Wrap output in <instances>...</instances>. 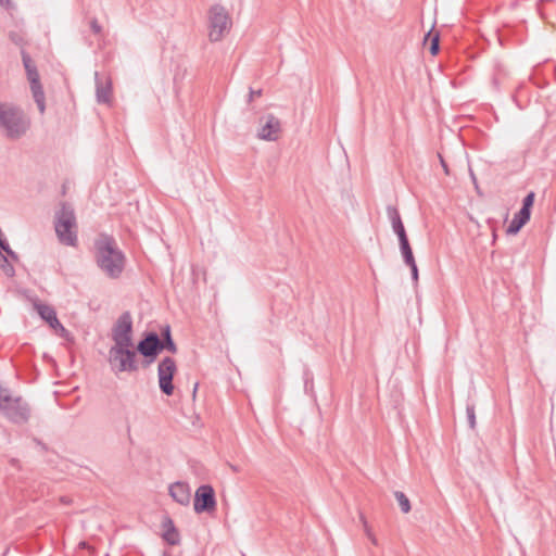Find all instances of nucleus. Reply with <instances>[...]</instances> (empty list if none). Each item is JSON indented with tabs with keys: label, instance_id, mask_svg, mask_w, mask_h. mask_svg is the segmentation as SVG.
Wrapping results in <instances>:
<instances>
[{
	"label": "nucleus",
	"instance_id": "nucleus-9",
	"mask_svg": "<svg viewBox=\"0 0 556 556\" xmlns=\"http://www.w3.org/2000/svg\"><path fill=\"white\" fill-rule=\"evenodd\" d=\"M136 352L144 357L146 366L152 364L162 352L160 336L154 331L146 332L138 342Z\"/></svg>",
	"mask_w": 556,
	"mask_h": 556
},
{
	"label": "nucleus",
	"instance_id": "nucleus-15",
	"mask_svg": "<svg viewBox=\"0 0 556 556\" xmlns=\"http://www.w3.org/2000/svg\"><path fill=\"white\" fill-rule=\"evenodd\" d=\"M386 211L391 223L392 230L397 236L399 241L408 239L399 210L393 205H388Z\"/></svg>",
	"mask_w": 556,
	"mask_h": 556
},
{
	"label": "nucleus",
	"instance_id": "nucleus-39",
	"mask_svg": "<svg viewBox=\"0 0 556 556\" xmlns=\"http://www.w3.org/2000/svg\"><path fill=\"white\" fill-rule=\"evenodd\" d=\"M163 556H170V555H169V554H167V553H164V554H163Z\"/></svg>",
	"mask_w": 556,
	"mask_h": 556
},
{
	"label": "nucleus",
	"instance_id": "nucleus-6",
	"mask_svg": "<svg viewBox=\"0 0 556 556\" xmlns=\"http://www.w3.org/2000/svg\"><path fill=\"white\" fill-rule=\"evenodd\" d=\"M0 412L9 421L16 425L26 424L30 419V407L21 395H11L0 407Z\"/></svg>",
	"mask_w": 556,
	"mask_h": 556
},
{
	"label": "nucleus",
	"instance_id": "nucleus-29",
	"mask_svg": "<svg viewBox=\"0 0 556 556\" xmlns=\"http://www.w3.org/2000/svg\"><path fill=\"white\" fill-rule=\"evenodd\" d=\"M261 94H262V89L254 90V89L250 88L248 102L249 103L252 102L254 97H260Z\"/></svg>",
	"mask_w": 556,
	"mask_h": 556
},
{
	"label": "nucleus",
	"instance_id": "nucleus-1",
	"mask_svg": "<svg viewBox=\"0 0 556 556\" xmlns=\"http://www.w3.org/2000/svg\"><path fill=\"white\" fill-rule=\"evenodd\" d=\"M94 257L98 267L103 274L111 278L121 277L125 268V254L117 248L116 241L112 236L102 235L94 242Z\"/></svg>",
	"mask_w": 556,
	"mask_h": 556
},
{
	"label": "nucleus",
	"instance_id": "nucleus-34",
	"mask_svg": "<svg viewBox=\"0 0 556 556\" xmlns=\"http://www.w3.org/2000/svg\"><path fill=\"white\" fill-rule=\"evenodd\" d=\"M439 157H440V163L442 165V168L444 169L445 174H448L447 164L445 163V161L443 160V157L441 155H439Z\"/></svg>",
	"mask_w": 556,
	"mask_h": 556
},
{
	"label": "nucleus",
	"instance_id": "nucleus-13",
	"mask_svg": "<svg viewBox=\"0 0 556 556\" xmlns=\"http://www.w3.org/2000/svg\"><path fill=\"white\" fill-rule=\"evenodd\" d=\"M96 99L100 104H110L112 100V80L109 76L94 73Z\"/></svg>",
	"mask_w": 556,
	"mask_h": 556
},
{
	"label": "nucleus",
	"instance_id": "nucleus-16",
	"mask_svg": "<svg viewBox=\"0 0 556 556\" xmlns=\"http://www.w3.org/2000/svg\"><path fill=\"white\" fill-rule=\"evenodd\" d=\"M530 213L519 210V212L514 215L510 224L508 225L507 233L516 235L530 220Z\"/></svg>",
	"mask_w": 556,
	"mask_h": 556
},
{
	"label": "nucleus",
	"instance_id": "nucleus-17",
	"mask_svg": "<svg viewBox=\"0 0 556 556\" xmlns=\"http://www.w3.org/2000/svg\"><path fill=\"white\" fill-rule=\"evenodd\" d=\"M160 338H161L162 351L166 350L173 354H175L177 352V346L172 338L169 325H165L162 328Z\"/></svg>",
	"mask_w": 556,
	"mask_h": 556
},
{
	"label": "nucleus",
	"instance_id": "nucleus-14",
	"mask_svg": "<svg viewBox=\"0 0 556 556\" xmlns=\"http://www.w3.org/2000/svg\"><path fill=\"white\" fill-rule=\"evenodd\" d=\"M169 495L172 498L182 505L188 506L191 500V490L190 486L181 481H176L172 483L168 488Z\"/></svg>",
	"mask_w": 556,
	"mask_h": 556
},
{
	"label": "nucleus",
	"instance_id": "nucleus-25",
	"mask_svg": "<svg viewBox=\"0 0 556 556\" xmlns=\"http://www.w3.org/2000/svg\"><path fill=\"white\" fill-rule=\"evenodd\" d=\"M0 250L3 251L7 254V256L10 257L12 261L18 260L17 254L10 248L5 239L0 240Z\"/></svg>",
	"mask_w": 556,
	"mask_h": 556
},
{
	"label": "nucleus",
	"instance_id": "nucleus-20",
	"mask_svg": "<svg viewBox=\"0 0 556 556\" xmlns=\"http://www.w3.org/2000/svg\"><path fill=\"white\" fill-rule=\"evenodd\" d=\"M168 525L169 528L163 533V539L170 545H177L180 542L179 533L170 519H168Z\"/></svg>",
	"mask_w": 556,
	"mask_h": 556
},
{
	"label": "nucleus",
	"instance_id": "nucleus-22",
	"mask_svg": "<svg viewBox=\"0 0 556 556\" xmlns=\"http://www.w3.org/2000/svg\"><path fill=\"white\" fill-rule=\"evenodd\" d=\"M0 268L7 277L12 278L15 275V269L10 263L9 257L0 252Z\"/></svg>",
	"mask_w": 556,
	"mask_h": 556
},
{
	"label": "nucleus",
	"instance_id": "nucleus-38",
	"mask_svg": "<svg viewBox=\"0 0 556 556\" xmlns=\"http://www.w3.org/2000/svg\"><path fill=\"white\" fill-rule=\"evenodd\" d=\"M197 389H198V383H195L194 388H193V396L195 395L197 393Z\"/></svg>",
	"mask_w": 556,
	"mask_h": 556
},
{
	"label": "nucleus",
	"instance_id": "nucleus-5",
	"mask_svg": "<svg viewBox=\"0 0 556 556\" xmlns=\"http://www.w3.org/2000/svg\"><path fill=\"white\" fill-rule=\"evenodd\" d=\"M21 55L26 76L30 85V91L34 101L37 104L40 114H43L46 111V97L42 85L40 83V76L37 66L30 55L24 49H22Z\"/></svg>",
	"mask_w": 556,
	"mask_h": 556
},
{
	"label": "nucleus",
	"instance_id": "nucleus-36",
	"mask_svg": "<svg viewBox=\"0 0 556 556\" xmlns=\"http://www.w3.org/2000/svg\"><path fill=\"white\" fill-rule=\"evenodd\" d=\"M0 4L3 7H9L11 4V0H0Z\"/></svg>",
	"mask_w": 556,
	"mask_h": 556
},
{
	"label": "nucleus",
	"instance_id": "nucleus-2",
	"mask_svg": "<svg viewBox=\"0 0 556 556\" xmlns=\"http://www.w3.org/2000/svg\"><path fill=\"white\" fill-rule=\"evenodd\" d=\"M54 230L59 242L66 247H77V222L74 208L67 203H62L54 214Z\"/></svg>",
	"mask_w": 556,
	"mask_h": 556
},
{
	"label": "nucleus",
	"instance_id": "nucleus-21",
	"mask_svg": "<svg viewBox=\"0 0 556 556\" xmlns=\"http://www.w3.org/2000/svg\"><path fill=\"white\" fill-rule=\"evenodd\" d=\"M394 496L401 507L402 513L407 514L410 511L412 506L408 497L402 491H395Z\"/></svg>",
	"mask_w": 556,
	"mask_h": 556
},
{
	"label": "nucleus",
	"instance_id": "nucleus-26",
	"mask_svg": "<svg viewBox=\"0 0 556 556\" xmlns=\"http://www.w3.org/2000/svg\"><path fill=\"white\" fill-rule=\"evenodd\" d=\"M466 415H467V420H468L469 427L471 429H475V427H476L475 405L467 404V406H466Z\"/></svg>",
	"mask_w": 556,
	"mask_h": 556
},
{
	"label": "nucleus",
	"instance_id": "nucleus-10",
	"mask_svg": "<svg viewBox=\"0 0 556 556\" xmlns=\"http://www.w3.org/2000/svg\"><path fill=\"white\" fill-rule=\"evenodd\" d=\"M177 371L176 362L174 358L166 356L164 357L157 366V378H159V387L162 393L165 395H172L174 392L173 378L175 372Z\"/></svg>",
	"mask_w": 556,
	"mask_h": 556
},
{
	"label": "nucleus",
	"instance_id": "nucleus-12",
	"mask_svg": "<svg viewBox=\"0 0 556 556\" xmlns=\"http://www.w3.org/2000/svg\"><path fill=\"white\" fill-rule=\"evenodd\" d=\"M264 121L260 130L258 138L266 141H275L278 138V134L281 129L280 121L273 114H268L261 119Z\"/></svg>",
	"mask_w": 556,
	"mask_h": 556
},
{
	"label": "nucleus",
	"instance_id": "nucleus-33",
	"mask_svg": "<svg viewBox=\"0 0 556 556\" xmlns=\"http://www.w3.org/2000/svg\"><path fill=\"white\" fill-rule=\"evenodd\" d=\"M361 519L363 521V525H364V530H365V533L367 535V538L369 536V533H372L370 527L368 526L366 519L364 518V516H361Z\"/></svg>",
	"mask_w": 556,
	"mask_h": 556
},
{
	"label": "nucleus",
	"instance_id": "nucleus-37",
	"mask_svg": "<svg viewBox=\"0 0 556 556\" xmlns=\"http://www.w3.org/2000/svg\"><path fill=\"white\" fill-rule=\"evenodd\" d=\"M56 333L63 338L68 336V331L65 329V331H56Z\"/></svg>",
	"mask_w": 556,
	"mask_h": 556
},
{
	"label": "nucleus",
	"instance_id": "nucleus-27",
	"mask_svg": "<svg viewBox=\"0 0 556 556\" xmlns=\"http://www.w3.org/2000/svg\"><path fill=\"white\" fill-rule=\"evenodd\" d=\"M11 395V391L0 383V407L8 401Z\"/></svg>",
	"mask_w": 556,
	"mask_h": 556
},
{
	"label": "nucleus",
	"instance_id": "nucleus-19",
	"mask_svg": "<svg viewBox=\"0 0 556 556\" xmlns=\"http://www.w3.org/2000/svg\"><path fill=\"white\" fill-rule=\"evenodd\" d=\"M399 244H400V251H401V254H402L405 265L408 266V265H413L414 263H416L408 239L399 241Z\"/></svg>",
	"mask_w": 556,
	"mask_h": 556
},
{
	"label": "nucleus",
	"instance_id": "nucleus-23",
	"mask_svg": "<svg viewBox=\"0 0 556 556\" xmlns=\"http://www.w3.org/2000/svg\"><path fill=\"white\" fill-rule=\"evenodd\" d=\"M430 38V47L429 51L432 55H435L440 50V37L439 34L431 35V33H428L426 36V39Z\"/></svg>",
	"mask_w": 556,
	"mask_h": 556
},
{
	"label": "nucleus",
	"instance_id": "nucleus-3",
	"mask_svg": "<svg viewBox=\"0 0 556 556\" xmlns=\"http://www.w3.org/2000/svg\"><path fill=\"white\" fill-rule=\"evenodd\" d=\"M29 121L24 112L11 103H0V127L10 139H18L29 128Z\"/></svg>",
	"mask_w": 556,
	"mask_h": 556
},
{
	"label": "nucleus",
	"instance_id": "nucleus-28",
	"mask_svg": "<svg viewBox=\"0 0 556 556\" xmlns=\"http://www.w3.org/2000/svg\"><path fill=\"white\" fill-rule=\"evenodd\" d=\"M47 324L55 331H65L64 326L60 323L56 315Z\"/></svg>",
	"mask_w": 556,
	"mask_h": 556
},
{
	"label": "nucleus",
	"instance_id": "nucleus-30",
	"mask_svg": "<svg viewBox=\"0 0 556 556\" xmlns=\"http://www.w3.org/2000/svg\"><path fill=\"white\" fill-rule=\"evenodd\" d=\"M90 27H91V29H92V31H93L94 34H100V33H101V30H102V27H101V25L98 23V21H97V20H92V21L90 22Z\"/></svg>",
	"mask_w": 556,
	"mask_h": 556
},
{
	"label": "nucleus",
	"instance_id": "nucleus-24",
	"mask_svg": "<svg viewBox=\"0 0 556 556\" xmlns=\"http://www.w3.org/2000/svg\"><path fill=\"white\" fill-rule=\"evenodd\" d=\"M534 198H535V194L533 191L529 192L522 200V206L520 210L525 211V212H528L531 214V208L533 206V203H534Z\"/></svg>",
	"mask_w": 556,
	"mask_h": 556
},
{
	"label": "nucleus",
	"instance_id": "nucleus-7",
	"mask_svg": "<svg viewBox=\"0 0 556 556\" xmlns=\"http://www.w3.org/2000/svg\"><path fill=\"white\" fill-rule=\"evenodd\" d=\"M229 23L230 18L225 8L219 4L213 5L208 14L210 40L213 42L219 41L228 29Z\"/></svg>",
	"mask_w": 556,
	"mask_h": 556
},
{
	"label": "nucleus",
	"instance_id": "nucleus-8",
	"mask_svg": "<svg viewBox=\"0 0 556 556\" xmlns=\"http://www.w3.org/2000/svg\"><path fill=\"white\" fill-rule=\"evenodd\" d=\"M113 345H134L132 318L129 312H124L112 328Z\"/></svg>",
	"mask_w": 556,
	"mask_h": 556
},
{
	"label": "nucleus",
	"instance_id": "nucleus-31",
	"mask_svg": "<svg viewBox=\"0 0 556 556\" xmlns=\"http://www.w3.org/2000/svg\"><path fill=\"white\" fill-rule=\"evenodd\" d=\"M408 267L410 268V271H412V279L414 281H417L418 280V268H417V264L414 263L413 265H408Z\"/></svg>",
	"mask_w": 556,
	"mask_h": 556
},
{
	"label": "nucleus",
	"instance_id": "nucleus-35",
	"mask_svg": "<svg viewBox=\"0 0 556 556\" xmlns=\"http://www.w3.org/2000/svg\"><path fill=\"white\" fill-rule=\"evenodd\" d=\"M368 539L371 541V543H372L374 545H378V540H377V538L375 536V534H374V533H369Z\"/></svg>",
	"mask_w": 556,
	"mask_h": 556
},
{
	"label": "nucleus",
	"instance_id": "nucleus-32",
	"mask_svg": "<svg viewBox=\"0 0 556 556\" xmlns=\"http://www.w3.org/2000/svg\"><path fill=\"white\" fill-rule=\"evenodd\" d=\"M10 38L11 40L15 43V45H18V46H22L23 43V39L20 35L15 34V33H11L10 34Z\"/></svg>",
	"mask_w": 556,
	"mask_h": 556
},
{
	"label": "nucleus",
	"instance_id": "nucleus-11",
	"mask_svg": "<svg viewBox=\"0 0 556 556\" xmlns=\"http://www.w3.org/2000/svg\"><path fill=\"white\" fill-rule=\"evenodd\" d=\"M216 508V497L212 485L201 484L194 493L193 509L197 514L211 513Z\"/></svg>",
	"mask_w": 556,
	"mask_h": 556
},
{
	"label": "nucleus",
	"instance_id": "nucleus-18",
	"mask_svg": "<svg viewBox=\"0 0 556 556\" xmlns=\"http://www.w3.org/2000/svg\"><path fill=\"white\" fill-rule=\"evenodd\" d=\"M34 307L38 315L47 323H49V320H51L56 315L55 309L48 304L36 302Z\"/></svg>",
	"mask_w": 556,
	"mask_h": 556
},
{
	"label": "nucleus",
	"instance_id": "nucleus-4",
	"mask_svg": "<svg viewBox=\"0 0 556 556\" xmlns=\"http://www.w3.org/2000/svg\"><path fill=\"white\" fill-rule=\"evenodd\" d=\"M109 364L116 375L121 372H135L139 369L137 352L132 345H112L109 350Z\"/></svg>",
	"mask_w": 556,
	"mask_h": 556
}]
</instances>
